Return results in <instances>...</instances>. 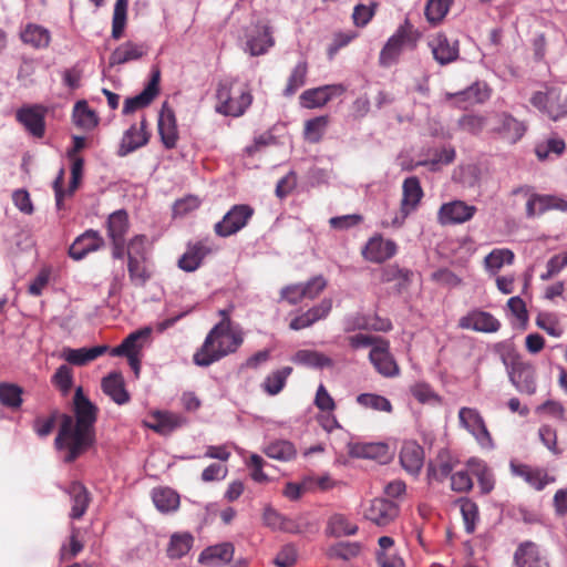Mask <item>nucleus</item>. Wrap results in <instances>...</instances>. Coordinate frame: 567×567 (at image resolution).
Returning a JSON list of instances; mask_svg holds the SVG:
<instances>
[{"label": "nucleus", "instance_id": "obj_48", "mask_svg": "<svg viewBox=\"0 0 567 567\" xmlns=\"http://www.w3.org/2000/svg\"><path fill=\"white\" fill-rule=\"evenodd\" d=\"M127 271L131 282L136 287H144L152 277L146 259L130 258L127 260Z\"/></svg>", "mask_w": 567, "mask_h": 567}, {"label": "nucleus", "instance_id": "obj_21", "mask_svg": "<svg viewBox=\"0 0 567 567\" xmlns=\"http://www.w3.org/2000/svg\"><path fill=\"white\" fill-rule=\"evenodd\" d=\"M104 245V239L99 231L89 229L75 238L69 248V256L74 260H81L90 252L96 251Z\"/></svg>", "mask_w": 567, "mask_h": 567}, {"label": "nucleus", "instance_id": "obj_63", "mask_svg": "<svg viewBox=\"0 0 567 567\" xmlns=\"http://www.w3.org/2000/svg\"><path fill=\"white\" fill-rule=\"evenodd\" d=\"M372 6H365L359 2L352 13L353 23L357 27H365L373 18L375 12L377 2H371Z\"/></svg>", "mask_w": 567, "mask_h": 567}, {"label": "nucleus", "instance_id": "obj_41", "mask_svg": "<svg viewBox=\"0 0 567 567\" xmlns=\"http://www.w3.org/2000/svg\"><path fill=\"white\" fill-rule=\"evenodd\" d=\"M352 455L384 462L389 458V445L385 443H357L351 449Z\"/></svg>", "mask_w": 567, "mask_h": 567}, {"label": "nucleus", "instance_id": "obj_1", "mask_svg": "<svg viewBox=\"0 0 567 567\" xmlns=\"http://www.w3.org/2000/svg\"><path fill=\"white\" fill-rule=\"evenodd\" d=\"M73 413L74 416L60 415L61 423L54 440L56 450L65 451V463L74 462L95 443L99 408L84 395L81 386L76 388L73 396Z\"/></svg>", "mask_w": 567, "mask_h": 567}, {"label": "nucleus", "instance_id": "obj_60", "mask_svg": "<svg viewBox=\"0 0 567 567\" xmlns=\"http://www.w3.org/2000/svg\"><path fill=\"white\" fill-rule=\"evenodd\" d=\"M148 239L145 235L134 236L127 244L126 255L127 260L133 259H146Z\"/></svg>", "mask_w": 567, "mask_h": 567}, {"label": "nucleus", "instance_id": "obj_52", "mask_svg": "<svg viewBox=\"0 0 567 567\" xmlns=\"http://www.w3.org/2000/svg\"><path fill=\"white\" fill-rule=\"evenodd\" d=\"M460 509L464 522L465 532L473 534L478 520V506L470 498L460 499Z\"/></svg>", "mask_w": 567, "mask_h": 567}, {"label": "nucleus", "instance_id": "obj_31", "mask_svg": "<svg viewBox=\"0 0 567 567\" xmlns=\"http://www.w3.org/2000/svg\"><path fill=\"white\" fill-rule=\"evenodd\" d=\"M513 195H523L526 200V216L534 218L548 212V195H542L534 192L530 186H519L512 192Z\"/></svg>", "mask_w": 567, "mask_h": 567}, {"label": "nucleus", "instance_id": "obj_28", "mask_svg": "<svg viewBox=\"0 0 567 567\" xmlns=\"http://www.w3.org/2000/svg\"><path fill=\"white\" fill-rule=\"evenodd\" d=\"M210 252L212 248L208 245V239L188 244L186 251L178 260V267L185 271H195Z\"/></svg>", "mask_w": 567, "mask_h": 567}, {"label": "nucleus", "instance_id": "obj_51", "mask_svg": "<svg viewBox=\"0 0 567 567\" xmlns=\"http://www.w3.org/2000/svg\"><path fill=\"white\" fill-rule=\"evenodd\" d=\"M361 551L359 543L340 542L327 549V556L330 559L350 560L357 557Z\"/></svg>", "mask_w": 567, "mask_h": 567}, {"label": "nucleus", "instance_id": "obj_40", "mask_svg": "<svg viewBox=\"0 0 567 567\" xmlns=\"http://www.w3.org/2000/svg\"><path fill=\"white\" fill-rule=\"evenodd\" d=\"M193 544L194 537L190 533H174L166 549L167 556L172 559H179L189 553Z\"/></svg>", "mask_w": 567, "mask_h": 567}, {"label": "nucleus", "instance_id": "obj_59", "mask_svg": "<svg viewBox=\"0 0 567 567\" xmlns=\"http://www.w3.org/2000/svg\"><path fill=\"white\" fill-rule=\"evenodd\" d=\"M536 324L551 337L559 338L564 333V329L558 319L554 315H539L536 318Z\"/></svg>", "mask_w": 567, "mask_h": 567}, {"label": "nucleus", "instance_id": "obj_3", "mask_svg": "<svg viewBox=\"0 0 567 567\" xmlns=\"http://www.w3.org/2000/svg\"><path fill=\"white\" fill-rule=\"evenodd\" d=\"M422 37V31L406 18L381 49L379 64L389 68L398 63L404 50L414 51L417 48Z\"/></svg>", "mask_w": 567, "mask_h": 567}, {"label": "nucleus", "instance_id": "obj_23", "mask_svg": "<svg viewBox=\"0 0 567 567\" xmlns=\"http://www.w3.org/2000/svg\"><path fill=\"white\" fill-rule=\"evenodd\" d=\"M235 547L229 542L208 546L200 553L198 563L208 567H220L233 559Z\"/></svg>", "mask_w": 567, "mask_h": 567}, {"label": "nucleus", "instance_id": "obj_22", "mask_svg": "<svg viewBox=\"0 0 567 567\" xmlns=\"http://www.w3.org/2000/svg\"><path fill=\"white\" fill-rule=\"evenodd\" d=\"M344 87L342 85H323L309 89L300 95V103L306 109H317L324 106L333 95L342 94Z\"/></svg>", "mask_w": 567, "mask_h": 567}, {"label": "nucleus", "instance_id": "obj_56", "mask_svg": "<svg viewBox=\"0 0 567 567\" xmlns=\"http://www.w3.org/2000/svg\"><path fill=\"white\" fill-rule=\"evenodd\" d=\"M73 117L75 124L84 128H90L96 124L95 114L87 107L85 101L76 102Z\"/></svg>", "mask_w": 567, "mask_h": 567}, {"label": "nucleus", "instance_id": "obj_2", "mask_svg": "<svg viewBox=\"0 0 567 567\" xmlns=\"http://www.w3.org/2000/svg\"><path fill=\"white\" fill-rule=\"evenodd\" d=\"M244 343L241 329H228V321L216 323L207 333L202 347L194 353L198 367H209L223 358L236 353Z\"/></svg>", "mask_w": 567, "mask_h": 567}, {"label": "nucleus", "instance_id": "obj_27", "mask_svg": "<svg viewBox=\"0 0 567 567\" xmlns=\"http://www.w3.org/2000/svg\"><path fill=\"white\" fill-rule=\"evenodd\" d=\"M498 125L494 127V132L499 134L509 143L518 142L526 132L524 122L518 121L512 114L503 112L497 115Z\"/></svg>", "mask_w": 567, "mask_h": 567}, {"label": "nucleus", "instance_id": "obj_47", "mask_svg": "<svg viewBox=\"0 0 567 567\" xmlns=\"http://www.w3.org/2000/svg\"><path fill=\"white\" fill-rule=\"evenodd\" d=\"M514 258V252L509 249H493L484 259L485 268L492 275H496L504 265H512Z\"/></svg>", "mask_w": 567, "mask_h": 567}, {"label": "nucleus", "instance_id": "obj_13", "mask_svg": "<svg viewBox=\"0 0 567 567\" xmlns=\"http://www.w3.org/2000/svg\"><path fill=\"white\" fill-rule=\"evenodd\" d=\"M157 128L164 147L167 150L175 148L177 146L179 134L175 112L167 102L163 103L159 111Z\"/></svg>", "mask_w": 567, "mask_h": 567}, {"label": "nucleus", "instance_id": "obj_17", "mask_svg": "<svg viewBox=\"0 0 567 567\" xmlns=\"http://www.w3.org/2000/svg\"><path fill=\"white\" fill-rule=\"evenodd\" d=\"M399 515V506L386 498H374L364 511V517L378 526H386Z\"/></svg>", "mask_w": 567, "mask_h": 567}, {"label": "nucleus", "instance_id": "obj_43", "mask_svg": "<svg viewBox=\"0 0 567 567\" xmlns=\"http://www.w3.org/2000/svg\"><path fill=\"white\" fill-rule=\"evenodd\" d=\"M152 499L155 507L162 513L174 512L179 507V495L168 487L155 488Z\"/></svg>", "mask_w": 567, "mask_h": 567}, {"label": "nucleus", "instance_id": "obj_8", "mask_svg": "<svg viewBox=\"0 0 567 567\" xmlns=\"http://www.w3.org/2000/svg\"><path fill=\"white\" fill-rule=\"evenodd\" d=\"M433 59L440 65H447L458 60L460 42L449 39L444 32H436L427 41Z\"/></svg>", "mask_w": 567, "mask_h": 567}, {"label": "nucleus", "instance_id": "obj_46", "mask_svg": "<svg viewBox=\"0 0 567 567\" xmlns=\"http://www.w3.org/2000/svg\"><path fill=\"white\" fill-rule=\"evenodd\" d=\"M293 361L310 368H330L333 365L332 359L322 352L315 350H299L293 355Z\"/></svg>", "mask_w": 567, "mask_h": 567}, {"label": "nucleus", "instance_id": "obj_16", "mask_svg": "<svg viewBox=\"0 0 567 567\" xmlns=\"http://www.w3.org/2000/svg\"><path fill=\"white\" fill-rule=\"evenodd\" d=\"M458 327L477 332L495 333L501 329V322L492 313L474 309L458 320Z\"/></svg>", "mask_w": 567, "mask_h": 567}, {"label": "nucleus", "instance_id": "obj_30", "mask_svg": "<svg viewBox=\"0 0 567 567\" xmlns=\"http://www.w3.org/2000/svg\"><path fill=\"white\" fill-rule=\"evenodd\" d=\"M400 462L408 473L417 474L424 463L423 447L415 441L404 442L400 452Z\"/></svg>", "mask_w": 567, "mask_h": 567}, {"label": "nucleus", "instance_id": "obj_54", "mask_svg": "<svg viewBox=\"0 0 567 567\" xmlns=\"http://www.w3.org/2000/svg\"><path fill=\"white\" fill-rule=\"evenodd\" d=\"M22 389L19 385L10 383L0 384V402L12 409H18L22 404Z\"/></svg>", "mask_w": 567, "mask_h": 567}, {"label": "nucleus", "instance_id": "obj_57", "mask_svg": "<svg viewBox=\"0 0 567 567\" xmlns=\"http://www.w3.org/2000/svg\"><path fill=\"white\" fill-rule=\"evenodd\" d=\"M51 381L63 395L68 394L73 385L72 369L65 364L60 365L52 375Z\"/></svg>", "mask_w": 567, "mask_h": 567}, {"label": "nucleus", "instance_id": "obj_14", "mask_svg": "<svg viewBox=\"0 0 567 567\" xmlns=\"http://www.w3.org/2000/svg\"><path fill=\"white\" fill-rule=\"evenodd\" d=\"M147 125L146 118L143 117L140 125L133 124L124 132L117 150L118 156L124 157L148 143L151 134L147 132Z\"/></svg>", "mask_w": 567, "mask_h": 567}, {"label": "nucleus", "instance_id": "obj_19", "mask_svg": "<svg viewBox=\"0 0 567 567\" xmlns=\"http://www.w3.org/2000/svg\"><path fill=\"white\" fill-rule=\"evenodd\" d=\"M159 80H161V72L159 70H153L152 76L147 85L144 87V90L133 96L127 97L124 101L123 105V114H131L140 109L146 107L150 105L153 100L158 95L159 93Z\"/></svg>", "mask_w": 567, "mask_h": 567}, {"label": "nucleus", "instance_id": "obj_61", "mask_svg": "<svg viewBox=\"0 0 567 567\" xmlns=\"http://www.w3.org/2000/svg\"><path fill=\"white\" fill-rule=\"evenodd\" d=\"M411 394L422 404L439 403V395L432 390L431 385L424 382H419L410 388Z\"/></svg>", "mask_w": 567, "mask_h": 567}, {"label": "nucleus", "instance_id": "obj_26", "mask_svg": "<svg viewBox=\"0 0 567 567\" xmlns=\"http://www.w3.org/2000/svg\"><path fill=\"white\" fill-rule=\"evenodd\" d=\"M491 96V90L484 82H475L467 89L457 93H447V100L455 99L458 107H466L467 104L484 103Z\"/></svg>", "mask_w": 567, "mask_h": 567}, {"label": "nucleus", "instance_id": "obj_5", "mask_svg": "<svg viewBox=\"0 0 567 567\" xmlns=\"http://www.w3.org/2000/svg\"><path fill=\"white\" fill-rule=\"evenodd\" d=\"M530 104L549 120L556 122L567 115V94L560 87L544 85L529 99Z\"/></svg>", "mask_w": 567, "mask_h": 567}, {"label": "nucleus", "instance_id": "obj_15", "mask_svg": "<svg viewBox=\"0 0 567 567\" xmlns=\"http://www.w3.org/2000/svg\"><path fill=\"white\" fill-rule=\"evenodd\" d=\"M513 567H550V564L536 543L526 540L514 551Z\"/></svg>", "mask_w": 567, "mask_h": 567}, {"label": "nucleus", "instance_id": "obj_53", "mask_svg": "<svg viewBox=\"0 0 567 567\" xmlns=\"http://www.w3.org/2000/svg\"><path fill=\"white\" fill-rule=\"evenodd\" d=\"M357 402L364 408L375 411L391 413L393 410L391 402L386 398L374 393L359 394L357 396Z\"/></svg>", "mask_w": 567, "mask_h": 567}, {"label": "nucleus", "instance_id": "obj_29", "mask_svg": "<svg viewBox=\"0 0 567 567\" xmlns=\"http://www.w3.org/2000/svg\"><path fill=\"white\" fill-rule=\"evenodd\" d=\"M64 491L70 495L72 502L70 517L72 519H81L91 503L90 492L80 482H72Z\"/></svg>", "mask_w": 567, "mask_h": 567}, {"label": "nucleus", "instance_id": "obj_37", "mask_svg": "<svg viewBox=\"0 0 567 567\" xmlns=\"http://www.w3.org/2000/svg\"><path fill=\"white\" fill-rule=\"evenodd\" d=\"M21 41L34 49H45L51 42V34L48 29L35 23H28L20 32Z\"/></svg>", "mask_w": 567, "mask_h": 567}, {"label": "nucleus", "instance_id": "obj_58", "mask_svg": "<svg viewBox=\"0 0 567 567\" xmlns=\"http://www.w3.org/2000/svg\"><path fill=\"white\" fill-rule=\"evenodd\" d=\"M449 10V2H426L424 14L430 24L437 25L443 21Z\"/></svg>", "mask_w": 567, "mask_h": 567}, {"label": "nucleus", "instance_id": "obj_35", "mask_svg": "<svg viewBox=\"0 0 567 567\" xmlns=\"http://www.w3.org/2000/svg\"><path fill=\"white\" fill-rule=\"evenodd\" d=\"M151 331L150 328H144L130 333L120 346L112 349L111 354L114 357L140 354L144 340L150 337Z\"/></svg>", "mask_w": 567, "mask_h": 567}, {"label": "nucleus", "instance_id": "obj_4", "mask_svg": "<svg viewBox=\"0 0 567 567\" xmlns=\"http://www.w3.org/2000/svg\"><path fill=\"white\" fill-rule=\"evenodd\" d=\"M216 111L227 116H240L250 106L252 96L245 83L237 81L220 82L216 92Z\"/></svg>", "mask_w": 567, "mask_h": 567}, {"label": "nucleus", "instance_id": "obj_44", "mask_svg": "<svg viewBox=\"0 0 567 567\" xmlns=\"http://www.w3.org/2000/svg\"><path fill=\"white\" fill-rule=\"evenodd\" d=\"M291 373V367H282L270 372L261 383L262 390L269 395H277L285 388L287 379Z\"/></svg>", "mask_w": 567, "mask_h": 567}, {"label": "nucleus", "instance_id": "obj_6", "mask_svg": "<svg viewBox=\"0 0 567 567\" xmlns=\"http://www.w3.org/2000/svg\"><path fill=\"white\" fill-rule=\"evenodd\" d=\"M254 208L246 204L234 205L223 217L215 224L214 230L219 237H229L241 230L254 215Z\"/></svg>", "mask_w": 567, "mask_h": 567}, {"label": "nucleus", "instance_id": "obj_62", "mask_svg": "<svg viewBox=\"0 0 567 567\" xmlns=\"http://www.w3.org/2000/svg\"><path fill=\"white\" fill-rule=\"evenodd\" d=\"M471 472L467 470L457 471L451 475V488L457 493H467L473 488Z\"/></svg>", "mask_w": 567, "mask_h": 567}, {"label": "nucleus", "instance_id": "obj_18", "mask_svg": "<svg viewBox=\"0 0 567 567\" xmlns=\"http://www.w3.org/2000/svg\"><path fill=\"white\" fill-rule=\"evenodd\" d=\"M398 250L396 244L381 235L371 237L362 248V256L370 262L381 264L392 258Z\"/></svg>", "mask_w": 567, "mask_h": 567}, {"label": "nucleus", "instance_id": "obj_36", "mask_svg": "<svg viewBox=\"0 0 567 567\" xmlns=\"http://www.w3.org/2000/svg\"><path fill=\"white\" fill-rule=\"evenodd\" d=\"M466 466L471 474L476 477L483 494H488L494 489L495 477L492 468L486 464V462L472 457L467 461Z\"/></svg>", "mask_w": 567, "mask_h": 567}, {"label": "nucleus", "instance_id": "obj_25", "mask_svg": "<svg viewBox=\"0 0 567 567\" xmlns=\"http://www.w3.org/2000/svg\"><path fill=\"white\" fill-rule=\"evenodd\" d=\"M275 44L268 21H259L256 30L248 35L247 48L251 55H261Z\"/></svg>", "mask_w": 567, "mask_h": 567}, {"label": "nucleus", "instance_id": "obj_50", "mask_svg": "<svg viewBox=\"0 0 567 567\" xmlns=\"http://www.w3.org/2000/svg\"><path fill=\"white\" fill-rule=\"evenodd\" d=\"M308 73V64L305 61L299 62L291 71L286 87L284 89L285 96H292L300 87L306 84Z\"/></svg>", "mask_w": 567, "mask_h": 567}, {"label": "nucleus", "instance_id": "obj_12", "mask_svg": "<svg viewBox=\"0 0 567 567\" xmlns=\"http://www.w3.org/2000/svg\"><path fill=\"white\" fill-rule=\"evenodd\" d=\"M477 208L473 205H467L463 200H452L444 203L437 213V220L441 225H455L463 224L471 220Z\"/></svg>", "mask_w": 567, "mask_h": 567}, {"label": "nucleus", "instance_id": "obj_45", "mask_svg": "<svg viewBox=\"0 0 567 567\" xmlns=\"http://www.w3.org/2000/svg\"><path fill=\"white\" fill-rule=\"evenodd\" d=\"M329 123L330 117L328 115H321L306 121L303 127L305 140L311 144L321 142Z\"/></svg>", "mask_w": 567, "mask_h": 567}, {"label": "nucleus", "instance_id": "obj_10", "mask_svg": "<svg viewBox=\"0 0 567 567\" xmlns=\"http://www.w3.org/2000/svg\"><path fill=\"white\" fill-rule=\"evenodd\" d=\"M48 109L40 104L28 105L16 113L17 121L34 137L42 138L45 134V115Z\"/></svg>", "mask_w": 567, "mask_h": 567}, {"label": "nucleus", "instance_id": "obj_7", "mask_svg": "<svg viewBox=\"0 0 567 567\" xmlns=\"http://www.w3.org/2000/svg\"><path fill=\"white\" fill-rule=\"evenodd\" d=\"M460 424L467 430L483 449H493L494 442L481 413L473 408H461Z\"/></svg>", "mask_w": 567, "mask_h": 567}, {"label": "nucleus", "instance_id": "obj_49", "mask_svg": "<svg viewBox=\"0 0 567 567\" xmlns=\"http://www.w3.org/2000/svg\"><path fill=\"white\" fill-rule=\"evenodd\" d=\"M265 453L268 457L278 461L288 462L296 457L297 451L293 444L289 441L279 440L270 443L266 449Z\"/></svg>", "mask_w": 567, "mask_h": 567}, {"label": "nucleus", "instance_id": "obj_39", "mask_svg": "<svg viewBox=\"0 0 567 567\" xmlns=\"http://www.w3.org/2000/svg\"><path fill=\"white\" fill-rule=\"evenodd\" d=\"M146 54V48L127 41L117 47L110 55V65L124 64L130 61L138 60Z\"/></svg>", "mask_w": 567, "mask_h": 567}, {"label": "nucleus", "instance_id": "obj_20", "mask_svg": "<svg viewBox=\"0 0 567 567\" xmlns=\"http://www.w3.org/2000/svg\"><path fill=\"white\" fill-rule=\"evenodd\" d=\"M511 471L513 475L523 478L529 486L536 491H542L555 481L549 476L547 471L542 467H533L523 463L511 462Z\"/></svg>", "mask_w": 567, "mask_h": 567}, {"label": "nucleus", "instance_id": "obj_38", "mask_svg": "<svg viewBox=\"0 0 567 567\" xmlns=\"http://www.w3.org/2000/svg\"><path fill=\"white\" fill-rule=\"evenodd\" d=\"M358 525L352 523L346 515L336 513L327 522L324 533L331 537L351 536L358 533Z\"/></svg>", "mask_w": 567, "mask_h": 567}, {"label": "nucleus", "instance_id": "obj_11", "mask_svg": "<svg viewBox=\"0 0 567 567\" xmlns=\"http://www.w3.org/2000/svg\"><path fill=\"white\" fill-rule=\"evenodd\" d=\"M402 199H401V217H395L392 221L394 226H401L404 219L414 212L422 197L423 189L421 187L420 181L415 176H411L404 179L402 185Z\"/></svg>", "mask_w": 567, "mask_h": 567}, {"label": "nucleus", "instance_id": "obj_55", "mask_svg": "<svg viewBox=\"0 0 567 567\" xmlns=\"http://www.w3.org/2000/svg\"><path fill=\"white\" fill-rule=\"evenodd\" d=\"M127 3L128 2H115L112 21V37L118 40L124 32L127 17Z\"/></svg>", "mask_w": 567, "mask_h": 567}, {"label": "nucleus", "instance_id": "obj_64", "mask_svg": "<svg viewBox=\"0 0 567 567\" xmlns=\"http://www.w3.org/2000/svg\"><path fill=\"white\" fill-rule=\"evenodd\" d=\"M567 266V251L554 255L546 265V272L540 275L542 280H549L558 275Z\"/></svg>", "mask_w": 567, "mask_h": 567}, {"label": "nucleus", "instance_id": "obj_34", "mask_svg": "<svg viewBox=\"0 0 567 567\" xmlns=\"http://www.w3.org/2000/svg\"><path fill=\"white\" fill-rule=\"evenodd\" d=\"M109 351L107 346H96L92 348H64L62 357L70 364L78 367L86 365L89 362L97 359Z\"/></svg>", "mask_w": 567, "mask_h": 567}, {"label": "nucleus", "instance_id": "obj_24", "mask_svg": "<svg viewBox=\"0 0 567 567\" xmlns=\"http://www.w3.org/2000/svg\"><path fill=\"white\" fill-rule=\"evenodd\" d=\"M457 464V460L449 450L442 449L435 458L430 461L427 466V477L430 481L443 482L451 476L453 468Z\"/></svg>", "mask_w": 567, "mask_h": 567}, {"label": "nucleus", "instance_id": "obj_32", "mask_svg": "<svg viewBox=\"0 0 567 567\" xmlns=\"http://www.w3.org/2000/svg\"><path fill=\"white\" fill-rule=\"evenodd\" d=\"M101 386L103 392L118 405L127 403L131 399L121 372H111L104 377Z\"/></svg>", "mask_w": 567, "mask_h": 567}, {"label": "nucleus", "instance_id": "obj_33", "mask_svg": "<svg viewBox=\"0 0 567 567\" xmlns=\"http://www.w3.org/2000/svg\"><path fill=\"white\" fill-rule=\"evenodd\" d=\"M152 421L153 422L148 423L147 426L163 435L172 433L186 423V419L183 415L168 411L154 412L152 414Z\"/></svg>", "mask_w": 567, "mask_h": 567}, {"label": "nucleus", "instance_id": "obj_42", "mask_svg": "<svg viewBox=\"0 0 567 567\" xmlns=\"http://www.w3.org/2000/svg\"><path fill=\"white\" fill-rule=\"evenodd\" d=\"M130 228L128 214L124 209L113 212L106 221V230L110 239H125Z\"/></svg>", "mask_w": 567, "mask_h": 567}, {"label": "nucleus", "instance_id": "obj_9", "mask_svg": "<svg viewBox=\"0 0 567 567\" xmlns=\"http://www.w3.org/2000/svg\"><path fill=\"white\" fill-rule=\"evenodd\" d=\"M369 360L377 372L384 378H393L400 373L399 364L390 352V342L385 339L371 348Z\"/></svg>", "mask_w": 567, "mask_h": 567}]
</instances>
